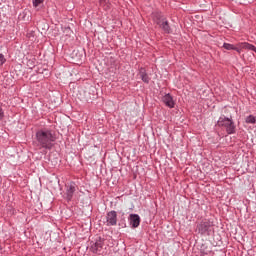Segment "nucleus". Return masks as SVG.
Instances as JSON below:
<instances>
[{
	"label": "nucleus",
	"instance_id": "obj_1",
	"mask_svg": "<svg viewBox=\"0 0 256 256\" xmlns=\"http://www.w3.org/2000/svg\"><path fill=\"white\" fill-rule=\"evenodd\" d=\"M55 134L53 131L44 128L36 132V141L42 147V149H53V143H55Z\"/></svg>",
	"mask_w": 256,
	"mask_h": 256
},
{
	"label": "nucleus",
	"instance_id": "obj_2",
	"mask_svg": "<svg viewBox=\"0 0 256 256\" xmlns=\"http://www.w3.org/2000/svg\"><path fill=\"white\" fill-rule=\"evenodd\" d=\"M218 127H224L228 135H235L237 127L232 118H228L225 115H221L217 121Z\"/></svg>",
	"mask_w": 256,
	"mask_h": 256
},
{
	"label": "nucleus",
	"instance_id": "obj_3",
	"mask_svg": "<svg viewBox=\"0 0 256 256\" xmlns=\"http://www.w3.org/2000/svg\"><path fill=\"white\" fill-rule=\"evenodd\" d=\"M213 221H210L209 219H203L200 221L196 226V231L199 233V235H211L213 233Z\"/></svg>",
	"mask_w": 256,
	"mask_h": 256
},
{
	"label": "nucleus",
	"instance_id": "obj_4",
	"mask_svg": "<svg viewBox=\"0 0 256 256\" xmlns=\"http://www.w3.org/2000/svg\"><path fill=\"white\" fill-rule=\"evenodd\" d=\"M65 190L66 201H71L73 199V195H75V191H77V184L72 181L65 185Z\"/></svg>",
	"mask_w": 256,
	"mask_h": 256
},
{
	"label": "nucleus",
	"instance_id": "obj_5",
	"mask_svg": "<svg viewBox=\"0 0 256 256\" xmlns=\"http://www.w3.org/2000/svg\"><path fill=\"white\" fill-rule=\"evenodd\" d=\"M156 25H159L164 33H171V26H169V22L167 20L161 22V14H157L156 18H154Z\"/></svg>",
	"mask_w": 256,
	"mask_h": 256
},
{
	"label": "nucleus",
	"instance_id": "obj_6",
	"mask_svg": "<svg viewBox=\"0 0 256 256\" xmlns=\"http://www.w3.org/2000/svg\"><path fill=\"white\" fill-rule=\"evenodd\" d=\"M107 227H115L117 225V211L112 210L106 214Z\"/></svg>",
	"mask_w": 256,
	"mask_h": 256
},
{
	"label": "nucleus",
	"instance_id": "obj_7",
	"mask_svg": "<svg viewBox=\"0 0 256 256\" xmlns=\"http://www.w3.org/2000/svg\"><path fill=\"white\" fill-rule=\"evenodd\" d=\"M105 245V242L102 238H99L93 243L90 247L92 253H101L103 246Z\"/></svg>",
	"mask_w": 256,
	"mask_h": 256
},
{
	"label": "nucleus",
	"instance_id": "obj_8",
	"mask_svg": "<svg viewBox=\"0 0 256 256\" xmlns=\"http://www.w3.org/2000/svg\"><path fill=\"white\" fill-rule=\"evenodd\" d=\"M129 223L133 229H137L141 225V217L138 214H130Z\"/></svg>",
	"mask_w": 256,
	"mask_h": 256
},
{
	"label": "nucleus",
	"instance_id": "obj_9",
	"mask_svg": "<svg viewBox=\"0 0 256 256\" xmlns=\"http://www.w3.org/2000/svg\"><path fill=\"white\" fill-rule=\"evenodd\" d=\"M162 101L166 107H169V109H173L175 107V100H173V96H171V94L164 95L162 97Z\"/></svg>",
	"mask_w": 256,
	"mask_h": 256
},
{
	"label": "nucleus",
	"instance_id": "obj_10",
	"mask_svg": "<svg viewBox=\"0 0 256 256\" xmlns=\"http://www.w3.org/2000/svg\"><path fill=\"white\" fill-rule=\"evenodd\" d=\"M139 76L142 79L143 83L149 84L151 81V78L149 77V74H147V70L145 68L139 69Z\"/></svg>",
	"mask_w": 256,
	"mask_h": 256
},
{
	"label": "nucleus",
	"instance_id": "obj_11",
	"mask_svg": "<svg viewBox=\"0 0 256 256\" xmlns=\"http://www.w3.org/2000/svg\"><path fill=\"white\" fill-rule=\"evenodd\" d=\"M99 4L104 11H109L111 9V2H109V0H99Z\"/></svg>",
	"mask_w": 256,
	"mask_h": 256
},
{
	"label": "nucleus",
	"instance_id": "obj_12",
	"mask_svg": "<svg viewBox=\"0 0 256 256\" xmlns=\"http://www.w3.org/2000/svg\"><path fill=\"white\" fill-rule=\"evenodd\" d=\"M224 49H226L227 51H237L239 53V49L236 48L233 44H229V43H224L223 44Z\"/></svg>",
	"mask_w": 256,
	"mask_h": 256
},
{
	"label": "nucleus",
	"instance_id": "obj_13",
	"mask_svg": "<svg viewBox=\"0 0 256 256\" xmlns=\"http://www.w3.org/2000/svg\"><path fill=\"white\" fill-rule=\"evenodd\" d=\"M255 45L250 44L248 42H243L242 43V49H247L248 51H254L255 50Z\"/></svg>",
	"mask_w": 256,
	"mask_h": 256
},
{
	"label": "nucleus",
	"instance_id": "obj_14",
	"mask_svg": "<svg viewBox=\"0 0 256 256\" xmlns=\"http://www.w3.org/2000/svg\"><path fill=\"white\" fill-rule=\"evenodd\" d=\"M245 122L250 124V125H255L256 117L253 116V115H249V116L246 117Z\"/></svg>",
	"mask_w": 256,
	"mask_h": 256
},
{
	"label": "nucleus",
	"instance_id": "obj_15",
	"mask_svg": "<svg viewBox=\"0 0 256 256\" xmlns=\"http://www.w3.org/2000/svg\"><path fill=\"white\" fill-rule=\"evenodd\" d=\"M7 62V59L5 58V55L0 54V67H3L5 63Z\"/></svg>",
	"mask_w": 256,
	"mask_h": 256
},
{
	"label": "nucleus",
	"instance_id": "obj_16",
	"mask_svg": "<svg viewBox=\"0 0 256 256\" xmlns=\"http://www.w3.org/2000/svg\"><path fill=\"white\" fill-rule=\"evenodd\" d=\"M45 0H32L33 7H39Z\"/></svg>",
	"mask_w": 256,
	"mask_h": 256
},
{
	"label": "nucleus",
	"instance_id": "obj_17",
	"mask_svg": "<svg viewBox=\"0 0 256 256\" xmlns=\"http://www.w3.org/2000/svg\"><path fill=\"white\" fill-rule=\"evenodd\" d=\"M5 119V111L3 108L0 106V121H3Z\"/></svg>",
	"mask_w": 256,
	"mask_h": 256
},
{
	"label": "nucleus",
	"instance_id": "obj_18",
	"mask_svg": "<svg viewBox=\"0 0 256 256\" xmlns=\"http://www.w3.org/2000/svg\"><path fill=\"white\" fill-rule=\"evenodd\" d=\"M254 53L256 54V47H255Z\"/></svg>",
	"mask_w": 256,
	"mask_h": 256
},
{
	"label": "nucleus",
	"instance_id": "obj_19",
	"mask_svg": "<svg viewBox=\"0 0 256 256\" xmlns=\"http://www.w3.org/2000/svg\"><path fill=\"white\" fill-rule=\"evenodd\" d=\"M1 249H2V248H1V246H0V251H1Z\"/></svg>",
	"mask_w": 256,
	"mask_h": 256
}]
</instances>
